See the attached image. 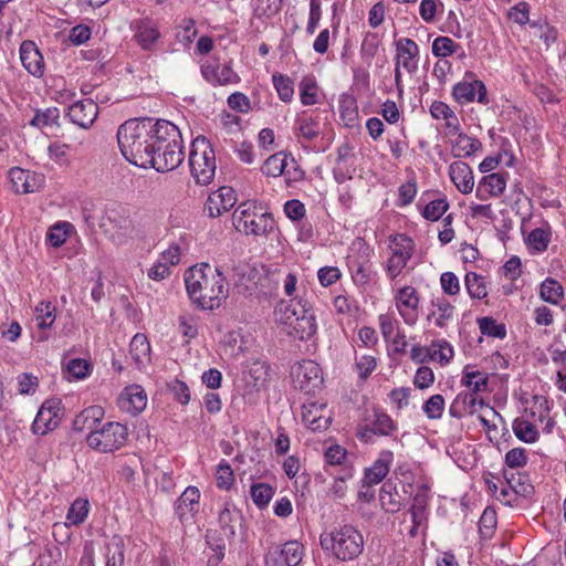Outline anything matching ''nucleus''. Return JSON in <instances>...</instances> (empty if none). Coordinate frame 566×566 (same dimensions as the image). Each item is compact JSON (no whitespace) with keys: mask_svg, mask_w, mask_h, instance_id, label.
Returning <instances> with one entry per match:
<instances>
[{"mask_svg":"<svg viewBox=\"0 0 566 566\" xmlns=\"http://www.w3.org/2000/svg\"><path fill=\"white\" fill-rule=\"evenodd\" d=\"M159 124H161V119L135 118L119 126L117 142L127 161L142 168L149 166L157 143Z\"/></svg>","mask_w":566,"mask_h":566,"instance_id":"nucleus-1","label":"nucleus"},{"mask_svg":"<svg viewBox=\"0 0 566 566\" xmlns=\"http://www.w3.org/2000/svg\"><path fill=\"white\" fill-rule=\"evenodd\" d=\"M185 284L190 300L203 311L219 308L228 297L224 275L208 263H200L185 272Z\"/></svg>","mask_w":566,"mask_h":566,"instance_id":"nucleus-2","label":"nucleus"},{"mask_svg":"<svg viewBox=\"0 0 566 566\" xmlns=\"http://www.w3.org/2000/svg\"><path fill=\"white\" fill-rule=\"evenodd\" d=\"M157 134L155 151L148 167L159 172L174 170L184 160L181 133L175 124L161 119Z\"/></svg>","mask_w":566,"mask_h":566,"instance_id":"nucleus-3","label":"nucleus"},{"mask_svg":"<svg viewBox=\"0 0 566 566\" xmlns=\"http://www.w3.org/2000/svg\"><path fill=\"white\" fill-rule=\"evenodd\" d=\"M275 314L282 329L300 340H307L316 333V321L313 311L301 300L282 301Z\"/></svg>","mask_w":566,"mask_h":566,"instance_id":"nucleus-4","label":"nucleus"},{"mask_svg":"<svg viewBox=\"0 0 566 566\" xmlns=\"http://www.w3.org/2000/svg\"><path fill=\"white\" fill-rule=\"evenodd\" d=\"M321 546L338 560L349 562L357 558L364 549V537L360 532L348 524L334 527L321 535Z\"/></svg>","mask_w":566,"mask_h":566,"instance_id":"nucleus-5","label":"nucleus"},{"mask_svg":"<svg viewBox=\"0 0 566 566\" xmlns=\"http://www.w3.org/2000/svg\"><path fill=\"white\" fill-rule=\"evenodd\" d=\"M234 228L245 235L266 237L275 229L272 213L262 211L255 201L240 203L232 213Z\"/></svg>","mask_w":566,"mask_h":566,"instance_id":"nucleus-6","label":"nucleus"},{"mask_svg":"<svg viewBox=\"0 0 566 566\" xmlns=\"http://www.w3.org/2000/svg\"><path fill=\"white\" fill-rule=\"evenodd\" d=\"M190 172L198 185H209L216 174V154L210 142L203 137H197L191 144L189 155Z\"/></svg>","mask_w":566,"mask_h":566,"instance_id":"nucleus-7","label":"nucleus"},{"mask_svg":"<svg viewBox=\"0 0 566 566\" xmlns=\"http://www.w3.org/2000/svg\"><path fill=\"white\" fill-rule=\"evenodd\" d=\"M128 430L119 422H106L96 431L87 433L86 442L90 448L98 452H113L120 449L127 441Z\"/></svg>","mask_w":566,"mask_h":566,"instance_id":"nucleus-8","label":"nucleus"},{"mask_svg":"<svg viewBox=\"0 0 566 566\" xmlns=\"http://www.w3.org/2000/svg\"><path fill=\"white\" fill-rule=\"evenodd\" d=\"M244 400L249 403H256L261 391L266 390L270 381V366L266 361L254 359L248 361L243 370Z\"/></svg>","mask_w":566,"mask_h":566,"instance_id":"nucleus-9","label":"nucleus"},{"mask_svg":"<svg viewBox=\"0 0 566 566\" xmlns=\"http://www.w3.org/2000/svg\"><path fill=\"white\" fill-rule=\"evenodd\" d=\"M291 377L295 389L305 395L314 394L323 384L322 369L314 360H302L291 369Z\"/></svg>","mask_w":566,"mask_h":566,"instance_id":"nucleus-10","label":"nucleus"},{"mask_svg":"<svg viewBox=\"0 0 566 566\" xmlns=\"http://www.w3.org/2000/svg\"><path fill=\"white\" fill-rule=\"evenodd\" d=\"M413 241L405 235L397 234L392 238L390 249L392 251L391 256L387 262V274L390 279L397 277L407 265L413 253Z\"/></svg>","mask_w":566,"mask_h":566,"instance_id":"nucleus-11","label":"nucleus"},{"mask_svg":"<svg viewBox=\"0 0 566 566\" xmlns=\"http://www.w3.org/2000/svg\"><path fill=\"white\" fill-rule=\"evenodd\" d=\"M63 417V408L60 400H46L39 409L31 426L34 434L44 436L53 431L60 424Z\"/></svg>","mask_w":566,"mask_h":566,"instance_id":"nucleus-12","label":"nucleus"},{"mask_svg":"<svg viewBox=\"0 0 566 566\" xmlns=\"http://www.w3.org/2000/svg\"><path fill=\"white\" fill-rule=\"evenodd\" d=\"M395 298L397 310L405 322L409 325L415 324L420 304L418 291L413 286L407 285L397 291Z\"/></svg>","mask_w":566,"mask_h":566,"instance_id":"nucleus-13","label":"nucleus"},{"mask_svg":"<svg viewBox=\"0 0 566 566\" xmlns=\"http://www.w3.org/2000/svg\"><path fill=\"white\" fill-rule=\"evenodd\" d=\"M117 405L122 411L136 416L146 408L147 395L142 386L130 385L119 394Z\"/></svg>","mask_w":566,"mask_h":566,"instance_id":"nucleus-14","label":"nucleus"},{"mask_svg":"<svg viewBox=\"0 0 566 566\" xmlns=\"http://www.w3.org/2000/svg\"><path fill=\"white\" fill-rule=\"evenodd\" d=\"M237 202L235 191L231 187H220L211 192L205 203V211L209 217L217 218L229 211Z\"/></svg>","mask_w":566,"mask_h":566,"instance_id":"nucleus-15","label":"nucleus"},{"mask_svg":"<svg viewBox=\"0 0 566 566\" xmlns=\"http://www.w3.org/2000/svg\"><path fill=\"white\" fill-rule=\"evenodd\" d=\"M453 97L460 104H468L478 101L481 104H488L486 87L483 82L474 80L472 82H460L453 87Z\"/></svg>","mask_w":566,"mask_h":566,"instance_id":"nucleus-16","label":"nucleus"},{"mask_svg":"<svg viewBox=\"0 0 566 566\" xmlns=\"http://www.w3.org/2000/svg\"><path fill=\"white\" fill-rule=\"evenodd\" d=\"M98 114V106L93 99L78 101L69 107L67 116L71 122L82 128H88Z\"/></svg>","mask_w":566,"mask_h":566,"instance_id":"nucleus-17","label":"nucleus"},{"mask_svg":"<svg viewBox=\"0 0 566 566\" xmlns=\"http://www.w3.org/2000/svg\"><path fill=\"white\" fill-rule=\"evenodd\" d=\"M20 59L24 69L33 76L40 77L44 73V60L32 41H23L20 46Z\"/></svg>","mask_w":566,"mask_h":566,"instance_id":"nucleus-18","label":"nucleus"},{"mask_svg":"<svg viewBox=\"0 0 566 566\" xmlns=\"http://www.w3.org/2000/svg\"><path fill=\"white\" fill-rule=\"evenodd\" d=\"M200 492L196 486H188L175 503V513L184 523L198 512Z\"/></svg>","mask_w":566,"mask_h":566,"instance_id":"nucleus-19","label":"nucleus"},{"mask_svg":"<svg viewBox=\"0 0 566 566\" xmlns=\"http://www.w3.org/2000/svg\"><path fill=\"white\" fill-rule=\"evenodd\" d=\"M394 453L391 451H382L374 464L365 470V475L361 480L363 488L380 483L388 474Z\"/></svg>","mask_w":566,"mask_h":566,"instance_id":"nucleus-20","label":"nucleus"},{"mask_svg":"<svg viewBox=\"0 0 566 566\" xmlns=\"http://www.w3.org/2000/svg\"><path fill=\"white\" fill-rule=\"evenodd\" d=\"M476 406L482 408L484 406V399L475 394L461 391L451 402L449 413L452 418L461 419L465 412L470 415L475 413Z\"/></svg>","mask_w":566,"mask_h":566,"instance_id":"nucleus-21","label":"nucleus"},{"mask_svg":"<svg viewBox=\"0 0 566 566\" xmlns=\"http://www.w3.org/2000/svg\"><path fill=\"white\" fill-rule=\"evenodd\" d=\"M103 417L104 410L102 407L91 406L75 417L73 429L78 432L88 431V433H92L101 426Z\"/></svg>","mask_w":566,"mask_h":566,"instance_id":"nucleus-22","label":"nucleus"},{"mask_svg":"<svg viewBox=\"0 0 566 566\" xmlns=\"http://www.w3.org/2000/svg\"><path fill=\"white\" fill-rule=\"evenodd\" d=\"M9 174L11 181L18 192H34L39 189L40 181H42L41 176L19 167L11 168Z\"/></svg>","mask_w":566,"mask_h":566,"instance_id":"nucleus-23","label":"nucleus"},{"mask_svg":"<svg viewBox=\"0 0 566 566\" xmlns=\"http://www.w3.org/2000/svg\"><path fill=\"white\" fill-rule=\"evenodd\" d=\"M449 175L459 191L470 193L474 186L471 168L463 161H455L449 167Z\"/></svg>","mask_w":566,"mask_h":566,"instance_id":"nucleus-24","label":"nucleus"},{"mask_svg":"<svg viewBox=\"0 0 566 566\" xmlns=\"http://www.w3.org/2000/svg\"><path fill=\"white\" fill-rule=\"evenodd\" d=\"M396 63L402 65L408 72L416 70L417 65L413 62L415 57L419 54L417 43L409 38H401L396 42Z\"/></svg>","mask_w":566,"mask_h":566,"instance_id":"nucleus-25","label":"nucleus"},{"mask_svg":"<svg viewBox=\"0 0 566 566\" xmlns=\"http://www.w3.org/2000/svg\"><path fill=\"white\" fill-rule=\"evenodd\" d=\"M159 38L160 32L156 24L148 20H142L138 22L135 40L143 50L150 51Z\"/></svg>","mask_w":566,"mask_h":566,"instance_id":"nucleus-26","label":"nucleus"},{"mask_svg":"<svg viewBox=\"0 0 566 566\" xmlns=\"http://www.w3.org/2000/svg\"><path fill=\"white\" fill-rule=\"evenodd\" d=\"M242 516L239 511L231 509L229 503L220 510L218 515L219 526L224 537L229 541L235 536V523L240 522Z\"/></svg>","mask_w":566,"mask_h":566,"instance_id":"nucleus-27","label":"nucleus"},{"mask_svg":"<svg viewBox=\"0 0 566 566\" xmlns=\"http://www.w3.org/2000/svg\"><path fill=\"white\" fill-rule=\"evenodd\" d=\"M461 384L469 389L468 392L479 396L488 389L489 376L479 370H471L470 366H465Z\"/></svg>","mask_w":566,"mask_h":566,"instance_id":"nucleus-28","label":"nucleus"},{"mask_svg":"<svg viewBox=\"0 0 566 566\" xmlns=\"http://www.w3.org/2000/svg\"><path fill=\"white\" fill-rule=\"evenodd\" d=\"M454 136H457L452 143V153L454 157H469L482 148V144L479 139L470 137L462 132Z\"/></svg>","mask_w":566,"mask_h":566,"instance_id":"nucleus-29","label":"nucleus"},{"mask_svg":"<svg viewBox=\"0 0 566 566\" xmlns=\"http://www.w3.org/2000/svg\"><path fill=\"white\" fill-rule=\"evenodd\" d=\"M464 285L472 300H483L489 294L486 279L475 272L465 274Z\"/></svg>","mask_w":566,"mask_h":566,"instance_id":"nucleus-30","label":"nucleus"},{"mask_svg":"<svg viewBox=\"0 0 566 566\" xmlns=\"http://www.w3.org/2000/svg\"><path fill=\"white\" fill-rule=\"evenodd\" d=\"M287 167V155L284 153H276L271 155L264 161L261 170L264 175L270 177H279L285 174ZM287 182L291 180L290 170L286 171Z\"/></svg>","mask_w":566,"mask_h":566,"instance_id":"nucleus-31","label":"nucleus"},{"mask_svg":"<svg viewBox=\"0 0 566 566\" xmlns=\"http://www.w3.org/2000/svg\"><path fill=\"white\" fill-rule=\"evenodd\" d=\"M150 344L144 334H136L129 344V356L140 367L149 358Z\"/></svg>","mask_w":566,"mask_h":566,"instance_id":"nucleus-32","label":"nucleus"},{"mask_svg":"<svg viewBox=\"0 0 566 566\" xmlns=\"http://www.w3.org/2000/svg\"><path fill=\"white\" fill-rule=\"evenodd\" d=\"M339 113L347 127H355L358 122V107L355 97L343 95L339 101Z\"/></svg>","mask_w":566,"mask_h":566,"instance_id":"nucleus-33","label":"nucleus"},{"mask_svg":"<svg viewBox=\"0 0 566 566\" xmlns=\"http://www.w3.org/2000/svg\"><path fill=\"white\" fill-rule=\"evenodd\" d=\"M432 305L437 311L432 312L428 319L436 317L434 324L440 328L446 327L447 323L453 318L454 307L449 301L439 297L432 301Z\"/></svg>","mask_w":566,"mask_h":566,"instance_id":"nucleus-34","label":"nucleus"},{"mask_svg":"<svg viewBox=\"0 0 566 566\" xmlns=\"http://www.w3.org/2000/svg\"><path fill=\"white\" fill-rule=\"evenodd\" d=\"M206 541L209 547L214 552L208 559V566H218L224 557L226 542L219 537L217 531H207Z\"/></svg>","mask_w":566,"mask_h":566,"instance_id":"nucleus-35","label":"nucleus"},{"mask_svg":"<svg viewBox=\"0 0 566 566\" xmlns=\"http://www.w3.org/2000/svg\"><path fill=\"white\" fill-rule=\"evenodd\" d=\"M539 295L545 302L556 305L564 296V289L556 280L548 277L541 284Z\"/></svg>","mask_w":566,"mask_h":566,"instance_id":"nucleus-36","label":"nucleus"},{"mask_svg":"<svg viewBox=\"0 0 566 566\" xmlns=\"http://www.w3.org/2000/svg\"><path fill=\"white\" fill-rule=\"evenodd\" d=\"M125 545L120 537L114 536L107 544L106 566H123Z\"/></svg>","mask_w":566,"mask_h":566,"instance_id":"nucleus-37","label":"nucleus"},{"mask_svg":"<svg viewBox=\"0 0 566 566\" xmlns=\"http://www.w3.org/2000/svg\"><path fill=\"white\" fill-rule=\"evenodd\" d=\"M279 552L286 555V566H298L303 559L304 547L298 541H289L282 546L279 545Z\"/></svg>","mask_w":566,"mask_h":566,"instance_id":"nucleus-38","label":"nucleus"},{"mask_svg":"<svg viewBox=\"0 0 566 566\" xmlns=\"http://www.w3.org/2000/svg\"><path fill=\"white\" fill-rule=\"evenodd\" d=\"M59 109L56 107H49L44 111H36L30 124L38 128L52 127L59 124Z\"/></svg>","mask_w":566,"mask_h":566,"instance_id":"nucleus-39","label":"nucleus"},{"mask_svg":"<svg viewBox=\"0 0 566 566\" xmlns=\"http://www.w3.org/2000/svg\"><path fill=\"white\" fill-rule=\"evenodd\" d=\"M250 494L252 497L253 503L259 509H264L268 506L269 502L271 501L274 490L271 485L266 483H256L251 485Z\"/></svg>","mask_w":566,"mask_h":566,"instance_id":"nucleus-40","label":"nucleus"},{"mask_svg":"<svg viewBox=\"0 0 566 566\" xmlns=\"http://www.w3.org/2000/svg\"><path fill=\"white\" fill-rule=\"evenodd\" d=\"M36 316V326L40 329H45L52 326L55 321V307L50 302H41L35 307Z\"/></svg>","mask_w":566,"mask_h":566,"instance_id":"nucleus-41","label":"nucleus"},{"mask_svg":"<svg viewBox=\"0 0 566 566\" xmlns=\"http://www.w3.org/2000/svg\"><path fill=\"white\" fill-rule=\"evenodd\" d=\"M513 431L517 439L526 443H533L537 441L539 437L536 427L526 420L515 421L513 424Z\"/></svg>","mask_w":566,"mask_h":566,"instance_id":"nucleus-42","label":"nucleus"},{"mask_svg":"<svg viewBox=\"0 0 566 566\" xmlns=\"http://www.w3.org/2000/svg\"><path fill=\"white\" fill-rule=\"evenodd\" d=\"M496 512L492 507H486L479 521V531L483 538H491L496 528Z\"/></svg>","mask_w":566,"mask_h":566,"instance_id":"nucleus-43","label":"nucleus"},{"mask_svg":"<svg viewBox=\"0 0 566 566\" xmlns=\"http://www.w3.org/2000/svg\"><path fill=\"white\" fill-rule=\"evenodd\" d=\"M88 501L84 499H76L69 509L66 518L72 525L82 524L88 514Z\"/></svg>","mask_w":566,"mask_h":566,"instance_id":"nucleus-44","label":"nucleus"},{"mask_svg":"<svg viewBox=\"0 0 566 566\" xmlns=\"http://www.w3.org/2000/svg\"><path fill=\"white\" fill-rule=\"evenodd\" d=\"M478 325L483 335L503 339L506 336V328L503 324H497L492 317L485 316L478 318Z\"/></svg>","mask_w":566,"mask_h":566,"instance_id":"nucleus-45","label":"nucleus"},{"mask_svg":"<svg viewBox=\"0 0 566 566\" xmlns=\"http://www.w3.org/2000/svg\"><path fill=\"white\" fill-rule=\"evenodd\" d=\"M273 84L279 94V97L283 102H290L293 98L294 85L293 81L289 76L282 74H274Z\"/></svg>","mask_w":566,"mask_h":566,"instance_id":"nucleus-46","label":"nucleus"},{"mask_svg":"<svg viewBox=\"0 0 566 566\" xmlns=\"http://www.w3.org/2000/svg\"><path fill=\"white\" fill-rule=\"evenodd\" d=\"M71 227L69 222H57L50 228L46 234V241L54 248L61 247L69 237L67 229Z\"/></svg>","mask_w":566,"mask_h":566,"instance_id":"nucleus-47","label":"nucleus"},{"mask_svg":"<svg viewBox=\"0 0 566 566\" xmlns=\"http://www.w3.org/2000/svg\"><path fill=\"white\" fill-rule=\"evenodd\" d=\"M460 48L452 39L448 36H438L432 43V53L434 56L447 57L455 53Z\"/></svg>","mask_w":566,"mask_h":566,"instance_id":"nucleus-48","label":"nucleus"},{"mask_svg":"<svg viewBox=\"0 0 566 566\" xmlns=\"http://www.w3.org/2000/svg\"><path fill=\"white\" fill-rule=\"evenodd\" d=\"M449 203L444 198L430 201L422 210V217L430 221H438L448 210Z\"/></svg>","mask_w":566,"mask_h":566,"instance_id":"nucleus-49","label":"nucleus"},{"mask_svg":"<svg viewBox=\"0 0 566 566\" xmlns=\"http://www.w3.org/2000/svg\"><path fill=\"white\" fill-rule=\"evenodd\" d=\"M453 357V348L447 342H433L430 346V359L439 360L440 364H448Z\"/></svg>","mask_w":566,"mask_h":566,"instance_id":"nucleus-50","label":"nucleus"},{"mask_svg":"<svg viewBox=\"0 0 566 566\" xmlns=\"http://www.w3.org/2000/svg\"><path fill=\"white\" fill-rule=\"evenodd\" d=\"M370 426L371 429H367L366 431H373L380 436H389L394 430H396L392 419L386 413H376Z\"/></svg>","mask_w":566,"mask_h":566,"instance_id":"nucleus-51","label":"nucleus"},{"mask_svg":"<svg viewBox=\"0 0 566 566\" xmlns=\"http://www.w3.org/2000/svg\"><path fill=\"white\" fill-rule=\"evenodd\" d=\"M551 241V232L542 228L532 230L527 237L528 244L537 252H543L547 249Z\"/></svg>","mask_w":566,"mask_h":566,"instance_id":"nucleus-52","label":"nucleus"},{"mask_svg":"<svg viewBox=\"0 0 566 566\" xmlns=\"http://www.w3.org/2000/svg\"><path fill=\"white\" fill-rule=\"evenodd\" d=\"M300 90L303 105H314L317 103V86L313 78L304 77L300 83Z\"/></svg>","mask_w":566,"mask_h":566,"instance_id":"nucleus-53","label":"nucleus"},{"mask_svg":"<svg viewBox=\"0 0 566 566\" xmlns=\"http://www.w3.org/2000/svg\"><path fill=\"white\" fill-rule=\"evenodd\" d=\"M424 415L429 419H439L444 410V398L437 394L431 396L422 407Z\"/></svg>","mask_w":566,"mask_h":566,"instance_id":"nucleus-54","label":"nucleus"},{"mask_svg":"<svg viewBox=\"0 0 566 566\" xmlns=\"http://www.w3.org/2000/svg\"><path fill=\"white\" fill-rule=\"evenodd\" d=\"M483 182L489 187L492 196H500L505 190L506 176L500 172L490 174L483 178Z\"/></svg>","mask_w":566,"mask_h":566,"instance_id":"nucleus-55","label":"nucleus"},{"mask_svg":"<svg viewBox=\"0 0 566 566\" xmlns=\"http://www.w3.org/2000/svg\"><path fill=\"white\" fill-rule=\"evenodd\" d=\"M298 133L306 140H313L319 135V124L313 118H300Z\"/></svg>","mask_w":566,"mask_h":566,"instance_id":"nucleus-56","label":"nucleus"},{"mask_svg":"<svg viewBox=\"0 0 566 566\" xmlns=\"http://www.w3.org/2000/svg\"><path fill=\"white\" fill-rule=\"evenodd\" d=\"M233 471L231 465L223 461L217 468V485L220 489L229 490L233 483Z\"/></svg>","mask_w":566,"mask_h":566,"instance_id":"nucleus-57","label":"nucleus"},{"mask_svg":"<svg viewBox=\"0 0 566 566\" xmlns=\"http://www.w3.org/2000/svg\"><path fill=\"white\" fill-rule=\"evenodd\" d=\"M505 463L511 469L525 467L527 463L526 451L523 448H513L505 454Z\"/></svg>","mask_w":566,"mask_h":566,"instance_id":"nucleus-58","label":"nucleus"},{"mask_svg":"<svg viewBox=\"0 0 566 566\" xmlns=\"http://www.w3.org/2000/svg\"><path fill=\"white\" fill-rule=\"evenodd\" d=\"M440 284L442 291L450 296H454L460 292V281L453 272L442 273Z\"/></svg>","mask_w":566,"mask_h":566,"instance_id":"nucleus-59","label":"nucleus"},{"mask_svg":"<svg viewBox=\"0 0 566 566\" xmlns=\"http://www.w3.org/2000/svg\"><path fill=\"white\" fill-rule=\"evenodd\" d=\"M434 382V374L430 367L422 366L416 371L413 384L419 389H426Z\"/></svg>","mask_w":566,"mask_h":566,"instance_id":"nucleus-60","label":"nucleus"},{"mask_svg":"<svg viewBox=\"0 0 566 566\" xmlns=\"http://www.w3.org/2000/svg\"><path fill=\"white\" fill-rule=\"evenodd\" d=\"M379 327L385 340L392 338L394 334H397L399 331L397 319L388 314H382L379 316Z\"/></svg>","mask_w":566,"mask_h":566,"instance_id":"nucleus-61","label":"nucleus"},{"mask_svg":"<svg viewBox=\"0 0 566 566\" xmlns=\"http://www.w3.org/2000/svg\"><path fill=\"white\" fill-rule=\"evenodd\" d=\"M355 366L358 370L359 377L366 379L374 371L376 367V359L370 355H363L356 357Z\"/></svg>","mask_w":566,"mask_h":566,"instance_id":"nucleus-62","label":"nucleus"},{"mask_svg":"<svg viewBox=\"0 0 566 566\" xmlns=\"http://www.w3.org/2000/svg\"><path fill=\"white\" fill-rule=\"evenodd\" d=\"M284 212L293 221H300L305 216V206L297 199L285 202Z\"/></svg>","mask_w":566,"mask_h":566,"instance_id":"nucleus-63","label":"nucleus"},{"mask_svg":"<svg viewBox=\"0 0 566 566\" xmlns=\"http://www.w3.org/2000/svg\"><path fill=\"white\" fill-rule=\"evenodd\" d=\"M317 276L323 286H329L339 280L340 271L336 266H324L318 270Z\"/></svg>","mask_w":566,"mask_h":566,"instance_id":"nucleus-64","label":"nucleus"}]
</instances>
